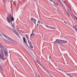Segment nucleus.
<instances>
[{
  "instance_id": "13",
  "label": "nucleus",
  "mask_w": 77,
  "mask_h": 77,
  "mask_svg": "<svg viewBox=\"0 0 77 77\" xmlns=\"http://www.w3.org/2000/svg\"><path fill=\"white\" fill-rule=\"evenodd\" d=\"M56 69H59V70L60 71H62V72H64V71L63 70L60 69L58 68H56Z\"/></svg>"
},
{
  "instance_id": "36",
  "label": "nucleus",
  "mask_w": 77,
  "mask_h": 77,
  "mask_svg": "<svg viewBox=\"0 0 77 77\" xmlns=\"http://www.w3.org/2000/svg\"><path fill=\"white\" fill-rule=\"evenodd\" d=\"M74 27H74H75L74 26H73Z\"/></svg>"
},
{
  "instance_id": "12",
  "label": "nucleus",
  "mask_w": 77,
  "mask_h": 77,
  "mask_svg": "<svg viewBox=\"0 0 77 77\" xmlns=\"http://www.w3.org/2000/svg\"><path fill=\"white\" fill-rule=\"evenodd\" d=\"M67 75H68V76H69L70 77H72V76L71 75L70 73H68L67 74Z\"/></svg>"
},
{
  "instance_id": "21",
  "label": "nucleus",
  "mask_w": 77,
  "mask_h": 77,
  "mask_svg": "<svg viewBox=\"0 0 77 77\" xmlns=\"http://www.w3.org/2000/svg\"><path fill=\"white\" fill-rule=\"evenodd\" d=\"M40 23H41V22H40V21L38 20V23L39 24H40Z\"/></svg>"
},
{
  "instance_id": "25",
  "label": "nucleus",
  "mask_w": 77,
  "mask_h": 77,
  "mask_svg": "<svg viewBox=\"0 0 77 77\" xmlns=\"http://www.w3.org/2000/svg\"><path fill=\"white\" fill-rule=\"evenodd\" d=\"M56 5L57 6H58V3H57V2H56Z\"/></svg>"
},
{
  "instance_id": "35",
  "label": "nucleus",
  "mask_w": 77,
  "mask_h": 77,
  "mask_svg": "<svg viewBox=\"0 0 77 77\" xmlns=\"http://www.w3.org/2000/svg\"><path fill=\"white\" fill-rule=\"evenodd\" d=\"M62 20H63V19H62Z\"/></svg>"
},
{
  "instance_id": "26",
  "label": "nucleus",
  "mask_w": 77,
  "mask_h": 77,
  "mask_svg": "<svg viewBox=\"0 0 77 77\" xmlns=\"http://www.w3.org/2000/svg\"><path fill=\"white\" fill-rule=\"evenodd\" d=\"M64 22L66 24H67V23H66V22H65V21H64Z\"/></svg>"
},
{
  "instance_id": "4",
  "label": "nucleus",
  "mask_w": 77,
  "mask_h": 77,
  "mask_svg": "<svg viewBox=\"0 0 77 77\" xmlns=\"http://www.w3.org/2000/svg\"><path fill=\"white\" fill-rule=\"evenodd\" d=\"M6 19L8 23H11V22L12 21V20H11V16H7L6 17Z\"/></svg>"
},
{
  "instance_id": "9",
  "label": "nucleus",
  "mask_w": 77,
  "mask_h": 77,
  "mask_svg": "<svg viewBox=\"0 0 77 77\" xmlns=\"http://www.w3.org/2000/svg\"><path fill=\"white\" fill-rule=\"evenodd\" d=\"M23 39L24 42L25 43H26V38L25 37H23Z\"/></svg>"
},
{
  "instance_id": "17",
  "label": "nucleus",
  "mask_w": 77,
  "mask_h": 77,
  "mask_svg": "<svg viewBox=\"0 0 77 77\" xmlns=\"http://www.w3.org/2000/svg\"><path fill=\"white\" fill-rule=\"evenodd\" d=\"M46 72H47V73H48V74H49V75H51V76H52V75H51V74H50V73H49V72H48V71H47Z\"/></svg>"
},
{
  "instance_id": "10",
  "label": "nucleus",
  "mask_w": 77,
  "mask_h": 77,
  "mask_svg": "<svg viewBox=\"0 0 77 77\" xmlns=\"http://www.w3.org/2000/svg\"><path fill=\"white\" fill-rule=\"evenodd\" d=\"M50 29H56V28L53 26H50Z\"/></svg>"
},
{
  "instance_id": "5",
  "label": "nucleus",
  "mask_w": 77,
  "mask_h": 77,
  "mask_svg": "<svg viewBox=\"0 0 77 77\" xmlns=\"http://www.w3.org/2000/svg\"><path fill=\"white\" fill-rule=\"evenodd\" d=\"M31 21L33 22L35 24H36V20L35 19L32 18H31Z\"/></svg>"
},
{
  "instance_id": "3",
  "label": "nucleus",
  "mask_w": 77,
  "mask_h": 77,
  "mask_svg": "<svg viewBox=\"0 0 77 77\" xmlns=\"http://www.w3.org/2000/svg\"><path fill=\"white\" fill-rule=\"evenodd\" d=\"M6 57H4V53H3V51H1L0 52V59H2V60H5L6 59Z\"/></svg>"
},
{
  "instance_id": "7",
  "label": "nucleus",
  "mask_w": 77,
  "mask_h": 77,
  "mask_svg": "<svg viewBox=\"0 0 77 77\" xmlns=\"http://www.w3.org/2000/svg\"><path fill=\"white\" fill-rule=\"evenodd\" d=\"M0 48H2V50H4V49H5V47L2 45H0Z\"/></svg>"
},
{
  "instance_id": "22",
  "label": "nucleus",
  "mask_w": 77,
  "mask_h": 77,
  "mask_svg": "<svg viewBox=\"0 0 77 77\" xmlns=\"http://www.w3.org/2000/svg\"><path fill=\"white\" fill-rule=\"evenodd\" d=\"M60 5H61V6H62V3H61L60 2Z\"/></svg>"
},
{
  "instance_id": "31",
  "label": "nucleus",
  "mask_w": 77,
  "mask_h": 77,
  "mask_svg": "<svg viewBox=\"0 0 77 77\" xmlns=\"http://www.w3.org/2000/svg\"><path fill=\"white\" fill-rule=\"evenodd\" d=\"M2 38H3V39H4L5 40V39H6L5 38H3L2 37Z\"/></svg>"
},
{
  "instance_id": "29",
  "label": "nucleus",
  "mask_w": 77,
  "mask_h": 77,
  "mask_svg": "<svg viewBox=\"0 0 77 77\" xmlns=\"http://www.w3.org/2000/svg\"><path fill=\"white\" fill-rule=\"evenodd\" d=\"M0 69H1V70H2V68H0Z\"/></svg>"
},
{
  "instance_id": "2",
  "label": "nucleus",
  "mask_w": 77,
  "mask_h": 77,
  "mask_svg": "<svg viewBox=\"0 0 77 77\" xmlns=\"http://www.w3.org/2000/svg\"><path fill=\"white\" fill-rule=\"evenodd\" d=\"M55 43H57V44H65V43H67L68 42L67 41L59 40L58 39H57L56 40V42H54Z\"/></svg>"
},
{
  "instance_id": "34",
  "label": "nucleus",
  "mask_w": 77,
  "mask_h": 77,
  "mask_svg": "<svg viewBox=\"0 0 77 77\" xmlns=\"http://www.w3.org/2000/svg\"><path fill=\"white\" fill-rule=\"evenodd\" d=\"M64 3H66V1L64 2Z\"/></svg>"
},
{
  "instance_id": "14",
  "label": "nucleus",
  "mask_w": 77,
  "mask_h": 77,
  "mask_svg": "<svg viewBox=\"0 0 77 77\" xmlns=\"http://www.w3.org/2000/svg\"><path fill=\"white\" fill-rule=\"evenodd\" d=\"M26 36L27 39H28V41H29V35H26Z\"/></svg>"
},
{
  "instance_id": "11",
  "label": "nucleus",
  "mask_w": 77,
  "mask_h": 77,
  "mask_svg": "<svg viewBox=\"0 0 77 77\" xmlns=\"http://www.w3.org/2000/svg\"><path fill=\"white\" fill-rule=\"evenodd\" d=\"M11 19L12 21H14V17H12V16H11Z\"/></svg>"
},
{
  "instance_id": "33",
  "label": "nucleus",
  "mask_w": 77,
  "mask_h": 77,
  "mask_svg": "<svg viewBox=\"0 0 77 77\" xmlns=\"http://www.w3.org/2000/svg\"><path fill=\"white\" fill-rule=\"evenodd\" d=\"M37 26H38V23L37 24Z\"/></svg>"
},
{
  "instance_id": "28",
  "label": "nucleus",
  "mask_w": 77,
  "mask_h": 77,
  "mask_svg": "<svg viewBox=\"0 0 77 77\" xmlns=\"http://www.w3.org/2000/svg\"><path fill=\"white\" fill-rule=\"evenodd\" d=\"M12 2H13V0H11V5H12Z\"/></svg>"
},
{
  "instance_id": "19",
  "label": "nucleus",
  "mask_w": 77,
  "mask_h": 77,
  "mask_svg": "<svg viewBox=\"0 0 77 77\" xmlns=\"http://www.w3.org/2000/svg\"><path fill=\"white\" fill-rule=\"evenodd\" d=\"M3 2H4V3H6V1H5V0H2Z\"/></svg>"
},
{
  "instance_id": "30",
  "label": "nucleus",
  "mask_w": 77,
  "mask_h": 77,
  "mask_svg": "<svg viewBox=\"0 0 77 77\" xmlns=\"http://www.w3.org/2000/svg\"><path fill=\"white\" fill-rule=\"evenodd\" d=\"M50 1H51V2H53V0H49Z\"/></svg>"
},
{
  "instance_id": "1",
  "label": "nucleus",
  "mask_w": 77,
  "mask_h": 77,
  "mask_svg": "<svg viewBox=\"0 0 77 77\" xmlns=\"http://www.w3.org/2000/svg\"><path fill=\"white\" fill-rule=\"evenodd\" d=\"M2 33L3 36L6 38L4 39L5 40V42L6 43V44H11V43H14V41L12 39L8 37L7 35H6L3 32H2Z\"/></svg>"
},
{
  "instance_id": "32",
  "label": "nucleus",
  "mask_w": 77,
  "mask_h": 77,
  "mask_svg": "<svg viewBox=\"0 0 77 77\" xmlns=\"http://www.w3.org/2000/svg\"><path fill=\"white\" fill-rule=\"evenodd\" d=\"M33 35V33H32L31 35V36H32Z\"/></svg>"
},
{
  "instance_id": "18",
  "label": "nucleus",
  "mask_w": 77,
  "mask_h": 77,
  "mask_svg": "<svg viewBox=\"0 0 77 77\" xmlns=\"http://www.w3.org/2000/svg\"><path fill=\"white\" fill-rule=\"evenodd\" d=\"M12 26H13V28L14 29V30L15 29V27H14V26L12 24H11Z\"/></svg>"
},
{
  "instance_id": "16",
  "label": "nucleus",
  "mask_w": 77,
  "mask_h": 77,
  "mask_svg": "<svg viewBox=\"0 0 77 77\" xmlns=\"http://www.w3.org/2000/svg\"><path fill=\"white\" fill-rule=\"evenodd\" d=\"M14 32L15 33V34H16V35H17V36H18V33L17 32Z\"/></svg>"
},
{
  "instance_id": "20",
  "label": "nucleus",
  "mask_w": 77,
  "mask_h": 77,
  "mask_svg": "<svg viewBox=\"0 0 77 77\" xmlns=\"http://www.w3.org/2000/svg\"><path fill=\"white\" fill-rule=\"evenodd\" d=\"M43 69L46 71H47V69H46V68H43Z\"/></svg>"
},
{
  "instance_id": "15",
  "label": "nucleus",
  "mask_w": 77,
  "mask_h": 77,
  "mask_svg": "<svg viewBox=\"0 0 77 77\" xmlns=\"http://www.w3.org/2000/svg\"><path fill=\"white\" fill-rule=\"evenodd\" d=\"M44 26H46V27H47V28H50V26H48V25H46V24H44Z\"/></svg>"
},
{
  "instance_id": "8",
  "label": "nucleus",
  "mask_w": 77,
  "mask_h": 77,
  "mask_svg": "<svg viewBox=\"0 0 77 77\" xmlns=\"http://www.w3.org/2000/svg\"><path fill=\"white\" fill-rule=\"evenodd\" d=\"M36 62H37V63H38V64H39V65H42V64H41L40 63V62H39V60H38L37 59L36 60Z\"/></svg>"
},
{
  "instance_id": "23",
  "label": "nucleus",
  "mask_w": 77,
  "mask_h": 77,
  "mask_svg": "<svg viewBox=\"0 0 77 77\" xmlns=\"http://www.w3.org/2000/svg\"><path fill=\"white\" fill-rule=\"evenodd\" d=\"M53 3H54V5H56V2H55L54 1Z\"/></svg>"
},
{
  "instance_id": "24",
  "label": "nucleus",
  "mask_w": 77,
  "mask_h": 77,
  "mask_svg": "<svg viewBox=\"0 0 77 77\" xmlns=\"http://www.w3.org/2000/svg\"><path fill=\"white\" fill-rule=\"evenodd\" d=\"M41 24H43L44 26V24H44V23H43L42 22H41Z\"/></svg>"
},
{
  "instance_id": "27",
  "label": "nucleus",
  "mask_w": 77,
  "mask_h": 77,
  "mask_svg": "<svg viewBox=\"0 0 77 77\" xmlns=\"http://www.w3.org/2000/svg\"><path fill=\"white\" fill-rule=\"evenodd\" d=\"M51 56H50V55L49 56V59H50V60H51Z\"/></svg>"
},
{
  "instance_id": "6",
  "label": "nucleus",
  "mask_w": 77,
  "mask_h": 77,
  "mask_svg": "<svg viewBox=\"0 0 77 77\" xmlns=\"http://www.w3.org/2000/svg\"><path fill=\"white\" fill-rule=\"evenodd\" d=\"M28 42L29 44V45L30 48H33V46L32 45V42L30 41H29V40H28Z\"/></svg>"
}]
</instances>
